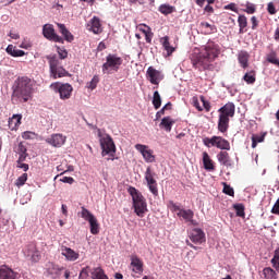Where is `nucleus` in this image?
Wrapping results in <instances>:
<instances>
[{
  "label": "nucleus",
  "instance_id": "1",
  "mask_svg": "<svg viewBox=\"0 0 279 279\" xmlns=\"http://www.w3.org/2000/svg\"><path fill=\"white\" fill-rule=\"evenodd\" d=\"M220 47L215 41H208L205 46L201 47L198 51L190 54V60L195 70L215 71L216 64L214 63L220 54Z\"/></svg>",
  "mask_w": 279,
  "mask_h": 279
},
{
  "label": "nucleus",
  "instance_id": "2",
  "mask_svg": "<svg viewBox=\"0 0 279 279\" xmlns=\"http://www.w3.org/2000/svg\"><path fill=\"white\" fill-rule=\"evenodd\" d=\"M33 84L26 76L19 77L13 85L12 100L16 104H26L33 96Z\"/></svg>",
  "mask_w": 279,
  "mask_h": 279
},
{
  "label": "nucleus",
  "instance_id": "3",
  "mask_svg": "<svg viewBox=\"0 0 279 279\" xmlns=\"http://www.w3.org/2000/svg\"><path fill=\"white\" fill-rule=\"evenodd\" d=\"M218 132L225 134L229 131L230 119L235 114V105L228 101L225 106L218 109Z\"/></svg>",
  "mask_w": 279,
  "mask_h": 279
},
{
  "label": "nucleus",
  "instance_id": "4",
  "mask_svg": "<svg viewBox=\"0 0 279 279\" xmlns=\"http://www.w3.org/2000/svg\"><path fill=\"white\" fill-rule=\"evenodd\" d=\"M129 194L132 197L133 201V207L134 213L136 216L143 218L145 214L148 213V205L147 201L144 198V196L133 186H130L128 190Z\"/></svg>",
  "mask_w": 279,
  "mask_h": 279
},
{
  "label": "nucleus",
  "instance_id": "5",
  "mask_svg": "<svg viewBox=\"0 0 279 279\" xmlns=\"http://www.w3.org/2000/svg\"><path fill=\"white\" fill-rule=\"evenodd\" d=\"M46 59L48 60L50 77L52 80H59L71 76L70 72L63 69V66L61 65V60L59 59V57H57V54H48Z\"/></svg>",
  "mask_w": 279,
  "mask_h": 279
},
{
  "label": "nucleus",
  "instance_id": "6",
  "mask_svg": "<svg viewBox=\"0 0 279 279\" xmlns=\"http://www.w3.org/2000/svg\"><path fill=\"white\" fill-rule=\"evenodd\" d=\"M98 137L99 143H100V148H101V156L105 157L107 155L110 156L108 160L114 161V154H117V146L114 145V141L112 137L107 134L102 136L101 130H98Z\"/></svg>",
  "mask_w": 279,
  "mask_h": 279
},
{
  "label": "nucleus",
  "instance_id": "7",
  "mask_svg": "<svg viewBox=\"0 0 279 279\" xmlns=\"http://www.w3.org/2000/svg\"><path fill=\"white\" fill-rule=\"evenodd\" d=\"M204 145L207 148H218L220 150L230 151L231 150V144L228 140L223 138L222 136L214 135L211 137H205L203 140Z\"/></svg>",
  "mask_w": 279,
  "mask_h": 279
},
{
  "label": "nucleus",
  "instance_id": "8",
  "mask_svg": "<svg viewBox=\"0 0 279 279\" xmlns=\"http://www.w3.org/2000/svg\"><path fill=\"white\" fill-rule=\"evenodd\" d=\"M123 64V59L119 54H109L106 58L105 63H102L101 70L104 74H111V71L119 72L121 65Z\"/></svg>",
  "mask_w": 279,
  "mask_h": 279
},
{
  "label": "nucleus",
  "instance_id": "9",
  "mask_svg": "<svg viewBox=\"0 0 279 279\" xmlns=\"http://www.w3.org/2000/svg\"><path fill=\"white\" fill-rule=\"evenodd\" d=\"M109 279L101 267L85 266L82 268L78 279Z\"/></svg>",
  "mask_w": 279,
  "mask_h": 279
},
{
  "label": "nucleus",
  "instance_id": "10",
  "mask_svg": "<svg viewBox=\"0 0 279 279\" xmlns=\"http://www.w3.org/2000/svg\"><path fill=\"white\" fill-rule=\"evenodd\" d=\"M24 257L28 258L33 263H38L41 258L40 251L37 247L36 242H29L26 246L23 247Z\"/></svg>",
  "mask_w": 279,
  "mask_h": 279
},
{
  "label": "nucleus",
  "instance_id": "11",
  "mask_svg": "<svg viewBox=\"0 0 279 279\" xmlns=\"http://www.w3.org/2000/svg\"><path fill=\"white\" fill-rule=\"evenodd\" d=\"M156 178H157L156 172L151 169V167H147L145 172V181L147 183L149 192L155 197L158 196V183Z\"/></svg>",
  "mask_w": 279,
  "mask_h": 279
},
{
  "label": "nucleus",
  "instance_id": "12",
  "mask_svg": "<svg viewBox=\"0 0 279 279\" xmlns=\"http://www.w3.org/2000/svg\"><path fill=\"white\" fill-rule=\"evenodd\" d=\"M43 34H44V37L47 38L48 40L63 45V38L56 33L53 25L46 24L43 27Z\"/></svg>",
  "mask_w": 279,
  "mask_h": 279
},
{
  "label": "nucleus",
  "instance_id": "13",
  "mask_svg": "<svg viewBox=\"0 0 279 279\" xmlns=\"http://www.w3.org/2000/svg\"><path fill=\"white\" fill-rule=\"evenodd\" d=\"M51 87H53L57 93H59L60 98L62 100H69L72 96L73 93V86L70 84H59V83H54L51 85Z\"/></svg>",
  "mask_w": 279,
  "mask_h": 279
},
{
  "label": "nucleus",
  "instance_id": "14",
  "mask_svg": "<svg viewBox=\"0 0 279 279\" xmlns=\"http://www.w3.org/2000/svg\"><path fill=\"white\" fill-rule=\"evenodd\" d=\"M135 149L143 155L144 160L147 163H153L156 161V157L154 155V150L149 148V146L136 144Z\"/></svg>",
  "mask_w": 279,
  "mask_h": 279
},
{
  "label": "nucleus",
  "instance_id": "15",
  "mask_svg": "<svg viewBox=\"0 0 279 279\" xmlns=\"http://www.w3.org/2000/svg\"><path fill=\"white\" fill-rule=\"evenodd\" d=\"M68 137L61 133H53L46 140L51 147L61 148L66 143Z\"/></svg>",
  "mask_w": 279,
  "mask_h": 279
},
{
  "label": "nucleus",
  "instance_id": "16",
  "mask_svg": "<svg viewBox=\"0 0 279 279\" xmlns=\"http://www.w3.org/2000/svg\"><path fill=\"white\" fill-rule=\"evenodd\" d=\"M146 78L149 81L151 85H159L161 80H165V76L161 74L159 70H156L153 66H149L146 71Z\"/></svg>",
  "mask_w": 279,
  "mask_h": 279
},
{
  "label": "nucleus",
  "instance_id": "17",
  "mask_svg": "<svg viewBox=\"0 0 279 279\" xmlns=\"http://www.w3.org/2000/svg\"><path fill=\"white\" fill-rule=\"evenodd\" d=\"M64 271V267H60L53 263H48L46 265L47 276L51 279H59L61 274Z\"/></svg>",
  "mask_w": 279,
  "mask_h": 279
},
{
  "label": "nucleus",
  "instance_id": "18",
  "mask_svg": "<svg viewBox=\"0 0 279 279\" xmlns=\"http://www.w3.org/2000/svg\"><path fill=\"white\" fill-rule=\"evenodd\" d=\"M190 240L195 245H202V243L206 242L205 233L202 229L195 228L190 232Z\"/></svg>",
  "mask_w": 279,
  "mask_h": 279
},
{
  "label": "nucleus",
  "instance_id": "19",
  "mask_svg": "<svg viewBox=\"0 0 279 279\" xmlns=\"http://www.w3.org/2000/svg\"><path fill=\"white\" fill-rule=\"evenodd\" d=\"M0 279H20V275L9 266H0Z\"/></svg>",
  "mask_w": 279,
  "mask_h": 279
},
{
  "label": "nucleus",
  "instance_id": "20",
  "mask_svg": "<svg viewBox=\"0 0 279 279\" xmlns=\"http://www.w3.org/2000/svg\"><path fill=\"white\" fill-rule=\"evenodd\" d=\"M143 266H144V264H143L142 259L137 255H132L131 256L132 272H134V274H143V271H144Z\"/></svg>",
  "mask_w": 279,
  "mask_h": 279
},
{
  "label": "nucleus",
  "instance_id": "21",
  "mask_svg": "<svg viewBox=\"0 0 279 279\" xmlns=\"http://www.w3.org/2000/svg\"><path fill=\"white\" fill-rule=\"evenodd\" d=\"M56 25H57V27H59V32L63 36V44H64V40L66 43H73L74 35L69 31V28L65 25L60 24V23H57Z\"/></svg>",
  "mask_w": 279,
  "mask_h": 279
},
{
  "label": "nucleus",
  "instance_id": "22",
  "mask_svg": "<svg viewBox=\"0 0 279 279\" xmlns=\"http://www.w3.org/2000/svg\"><path fill=\"white\" fill-rule=\"evenodd\" d=\"M218 162L221 163V166L231 168L232 167V159L230 157V154L228 151H220L218 153Z\"/></svg>",
  "mask_w": 279,
  "mask_h": 279
},
{
  "label": "nucleus",
  "instance_id": "23",
  "mask_svg": "<svg viewBox=\"0 0 279 279\" xmlns=\"http://www.w3.org/2000/svg\"><path fill=\"white\" fill-rule=\"evenodd\" d=\"M89 32L95 33V34H101L102 33V27H101V22L100 19L97 16H94L92 21H89Z\"/></svg>",
  "mask_w": 279,
  "mask_h": 279
},
{
  "label": "nucleus",
  "instance_id": "24",
  "mask_svg": "<svg viewBox=\"0 0 279 279\" xmlns=\"http://www.w3.org/2000/svg\"><path fill=\"white\" fill-rule=\"evenodd\" d=\"M175 123V121L170 117H163L161 119V122L159 124L160 129L165 130L166 132L170 133L172 131V125Z\"/></svg>",
  "mask_w": 279,
  "mask_h": 279
},
{
  "label": "nucleus",
  "instance_id": "25",
  "mask_svg": "<svg viewBox=\"0 0 279 279\" xmlns=\"http://www.w3.org/2000/svg\"><path fill=\"white\" fill-rule=\"evenodd\" d=\"M203 163H204V169L207 171H215V161L214 159H210L209 155L207 151L203 153Z\"/></svg>",
  "mask_w": 279,
  "mask_h": 279
},
{
  "label": "nucleus",
  "instance_id": "26",
  "mask_svg": "<svg viewBox=\"0 0 279 279\" xmlns=\"http://www.w3.org/2000/svg\"><path fill=\"white\" fill-rule=\"evenodd\" d=\"M178 217H182L185 221L191 222L192 225H195V220H193V217L195 214L191 209H182L178 214Z\"/></svg>",
  "mask_w": 279,
  "mask_h": 279
},
{
  "label": "nucleus",
  "instance_id": "27",
  "mask_svg": "<svg viewBox=\"0 0 279 279\" xmlns=\"http://www.w3.org/2000/svg\"><path fill=\"white\" fill-rule=\"evenodd\" d=\"M238 60L243 69L248 68L250 53L245 50L240 51L238 54Z\"/></svg>",
  "mask_w": 279,
  "mask_h": 279
},
{
  "label": "nucleus",
  "instance_id": "28",
  "mask_svg": "<svg viewBox=\"0 0 279 279\" xmlns=\"http://www.w3.org/2000/svg\"><path fill=\"white\" fill-rule=\"evenodd\" d=\"M5 51L7 53H9V56H12L13 58H22L25 56V51L17 49L13 45H9V47L5 48Z\"/></svg>",
  "mask_w": 279,
  "mask_h": 279
},
{
  "label": "nucleus",
  "instance_id": "29",
  "mask_svg": "<svg viewBox=\"0 0 279 279\" xmlns=\"http://www.w3.org/2000/svg\"><path fill=\"white\" fill-rule=\"evenodd\" d=\"M62 256L71 262H74L78 258V253L71 250L70 247H62Z\"/></svg>",
  "mask_w": 279,
  "mask_h": 279
},
{
  "label": "nucleus",
  "instance_id": "30",
  "mask_svg": "<svg viewBox=\"0 0 279 279\" xmlns=\"http://www.w3.org/2000/svg\"><path fill=\"white\" fill-rule=\"evenodd\" d=\"M22 123V116L14 114L12 118L9 119V129L15 131Z\"/></svg>",
  "mask_w": 279,
  "mask_h": 279
},
{
  "label": "nucleus",
  "instance_id": "31",
  "mask_svg": "<svg viewBox=\"0 0 279 279\" xmlns=\"http://www.w3.org/2000/svg\"><path fill=\"white\" fill-rule=\"evenodd\" d=\"M89 232H92V234L97 235L100 233V223L99 221L95 218L93 220H89Z\"/></svg>",
  "mask_w": 279,
  "mask_h": 279
},
{
  "label": "nucleus",
  "instance_id": "32",
  "mask_svg": "<svg viewBox=\"0 0 279 279\" xmlns=\"http://www.w3.org/2000/svg\"><path fill=\"white\" fill-rule=\"evenodd\" d=\"M243 80L247 85H253L256 82V72H255V70L246 72L243 76Z\"/></svg>",
  "mask_w": 279,
  "mask_h": 279
},
{
  "label": "nucleus",
  "instance_id": "33",
  "mask_svg": "<svg viewBox=\"0 0 279 279\" xmlns=\"http://www.w3.org/2000/svg\"><path fill=\"white\" fill-rule=\"evenodd\" d=\"M263 276L265 279H278V274L270 267H265L263 269Z\"/></svg>",
  "mask_w": 279,
  "mask_h": 279
},
{
  "label": "nucleus",
  "instance_id": "34",
  "mask_svg": "<svg viewBox=\"0 0 279 279\" xmlns=\"http://www.w3.org/2000/svg\"><path fill=\"white\" fill-rule=\"evenodd\" d=\"M238 23H239V34H245L246 31L245 28L247 27V17L245 15H239V19H238Z\"/></svg>",
  "mask_w": 279,
  "mask_h": 279
},
{
  "label": "nucleus",
  "instance_id": "35",
  "mask_svg": "<svg viewBox=\"0 0 279 279\" xmlns=\"http://www.w3.org/2000/svg\"><path fill=\"white\" fill-rule=\"evenodd\" d=\"M80 215L87 222L96 219V217L85 206L81 207Z\"/></svg>",
  "mask_w": 279,
  "mask_h": 279
},
{
  "label": "nucleus",
  "instance_id": "36",
  "mask_svg": "<svg viewBox=\"0 0 279 279\" xmlns=\"http://www.w3.org/2000/svg\"><path fill=\"white\" fill-rule=\"evenodd\" d=\"M160 41L162 44V47L167 51V56H171L174 51V48L170 45L169 37L166 36V37L161 38Z\"/></svg>",
  "mask_w": 279,
  "mask_h": 279
},
{
  "label": "nucleus",
  "instance_id": "37",
  "mask_svg": "<svg viewBox=\"0 0 279 279\" xmlns=\"http://www.w3.org/2000/svg\"><path fill=\"white\" fill-rule=\"evenodd\" d=\"M266 133H262L260 135L258 134H253L252 136V148L255 149L257 147L258 143L265 142Z\"/></svg>",
  "mask_w": 279,
  "mask_h": 279
},
{
  "label": "nucleus",
  "instance_id": "38",
  "mask_svg": "<svg viewBox=\"0 0 279 279\" xmlns=\"http://www.w3.org/2000/svg\"><path fill=\"white\" fill-rule=\"evenodd\" d=\"M159 12L163 15H170L175 12V8L170 4H161L159 7Z\"/></svg>",
  "mask_w": 279,
  "mask_h": 279
},
{
  "label": "nucleus",
  "instance_id": "39",
  "mask_svg": "<svg viewBox=\"0 0 279 279\" xmlns=\"http://www.w3.org/2000/svg\"><path fill=\"white\" fill-rule=\"evenodd\" d=\"M151 104H153V107H155V110H159V108L161 107V98H160L158 90H156L153 94Z\"/></svg>",
  "mask_w": 279,
  "mask_h": 279
},
{
  "label": "nucleus",
  "instance_id": "40",
  "mask_svg": "<svg viewBox=\"0 0 279 279\" xmlns=\"http://www.w3.org/2000/svg\"><path fill=\"white\" fill-rule=\"evenodd\" d=\"M99 83H100L99 75H94L93 80L86 84V88L89 90H95Z\"/></svg>",
  "mask_w": 279,
  "mask_h": 279
},
{
  "label": "nucleus",
  "instance_id": "41",
  "mask_svg": "<svg viewBox=\"0 0 279 279\" xmlns=\"http://www.w3.org/2000/svg\"><path fill=\"white\" fill-rule=\"evenodd\" d=\"M233 209H235L236 216L245 217V205L243 204L233 205Z\"/></svg>",
  "mask_w": 279,
  "mask_h": 279
},
{
  "label": "nucleus",
  "instance_id": "42",
  "mask_svg": "<svg viewBox=\"0 0 279 279\" xmlns=\"http://www.w3.org/2000/svg\"><path fill=\"white\" fill-rule=\"evenodd\" d=\"M222 185H223V190H222L223 194H226V195H228L230 197H234V190H233V187H231V185H229L226 182H223Z\"/></svg>",
  "mask_w": 279,
  "mask_h": 279
},
{
  "label": "nucleus",
  "instance_id": "43",
  "mask_svg": "<svg viewBox=\"0 0 279 279\" xmlns=\"http://www.w3.org/2000/svg\"><path fill=\"white\" fill-rule=\"evenodd\" d=\"M27 179H28V174L27 173L21 174V177H19L16 179L15 185L17 187L23 186L26 183Z\"/></svg>",
  "mask_w": 279,
  "mask_h": 279
},
{
  "label": "nucleus",
  "instance_id": "44",
  "mask_svg": "<svg viewBox=\"0 0 279 279\" xmlns=\"http://www.w3.org/2000/svg\"><path fill=\"white\" fill-rule=\"evenodd\" d=\"M201 27L206 29L207 34H214L216 32V26L208 24L207 22L201 23Z\"/></svg>",
  "mask_w": 279,
  "mask_h": 279
},
{
  "label": "nucleus",
  "instance_id": "45",
  "mask_svg": "<svg viewBox=\"0 0 279 279\" xmlns=\"http://www.w3.org/2000/svg\"><path fill=\"white\" fill-rule=\"evenodd\" d=\"M245 8H246V9L244 10V12H245L246 14H254V13L256 12L255 4H253V3H251V2H246Z\"/></svg>",
  "mask_w": 279,
  "mask_h": 279
},
{
  "label": "nucleus",
  "instance_id": "46",
  "mask_svg": "<svg viewBox=\"0 0 279 279\" xmlns=\"http://www.w3.org/2000/svg\"><path fill=\"white\" fill-rule=\"evenodd\" d=\"M57 52H59V60H65L69 57V52L66 51V49H61L60 47H57Z\"/></svg>",
  "mask_w": 279,
  "mask_h": 279
},
{
  "label": "nucleus",
  "instance_id": "47",
  "mask_svg": "<svg viewBox=\"0 0 279 279\" xmlns=\"http://www.w3.org/2000/svg\"><path fill=\"white\" fill-rule=\"evenodd\" d=\"M267 60L270 64L279 66V58H277L276 54H269Z\"/></svg>",
  "mask_w": 279,
  "mask_h": 279
},
{
  "label": "nucleus",
  "instance_id": "48",
  "mask_svg": "<svg viewBox=\"0 0 279 279\" xmlns=\"http://www.w3.org/2000/svg\"><path fill=\"white\" fill-rule=\"evenodd\" d=\"M16 168L22 169L24 172L28 171V163H24V161H16Z\"/></svg>",
  "mask_w": 279,
  "mask_h": 279
},
{
  "label": "nucleus",
  "instance_id": "49",
  "mask_svg": "<svg viewBox=\"0 0 279 279\" xmlns=\"http://www.w3.org/2000/svg\"><path fill=\"white\" fill-rule=\"evenodd\" d=\"M223 9H225V10H230V11L235 12V13L239 12V11H238V8H236V4H235L234 2H231V3H229L228 5H225Z\"/></svg>",
  "mask_w": 279,
  "mask_h": 279
},
{
  "label": "nucleus",
  "instance_id": "50",
  "mask_svg": "<svg viewBox=\"0 0 279 279\" xmlns=\"http://www.w3.org/2000/svg\"><path fill=\"white\" fill-rule=\"evenodd\" d=\"M140 32L143 33L144 35H146V34H148V33L151 32V28H150V26H147V25H145V24H142V25L140 26Z\"/></svg>",
  "mask_w": 279,
  "mask_h": 279
},
{
  "label": "nucleus",
  "instance_id": "51",
  "mask_svg": "<svg viewBox=\"0 0 279 279\" xmlns=\"http://www.w3.org/2000/svg\"><path fill=\"white\" fill-rule=\"evenodd\" d=\"M268 12L270 15H276L277 14V9H276V5H274L272 2H269L268 3Z\"/></svg>",
  "mask_w": 279,
  "mask_h": 279
},
{
  "label": "nucleus",
  "instance_id": "52",
  "mask_svg": "<svg viewBox=\"0 0 279 279\" xmlns=\"http://www.w3.org/2000/svg\"><path fill=\"white\" fill-rule=\"evenodd\" d=\"M60 181L64 184H73L75 182L74 178L72 177H63Z\"/></svg>",
  "mask_w": 279,
  "mask_h": 279
},
{
  "label": "nucleus",
  "instance_id": "53",
  "mask_svg": "<svg viewBox=\"0 0 279 279\" xmlns=\"http://www.w3.org/2000/svg\"><path fill=\"white\" fill-rule=\"evenodd\" d=\"M271 214L272 215H279V197L276 201L275 205L271 208Z\"/></svg>",
  "mask_w": 279,
  "mask_h": 279
},
{
  "label": "nucleus",
  "instance_id": "54",
  "mask_svg": "<svg viewBox=\"0 0 279 279\" xmlns=\"http://www.w3.org/2000/svg\"><path fill=\"white\" fill-rule=\"evenodd\" d=\"M17 154H27V148L23 143H20L17 146Z\"/></svg>",
  "mask_w": 279,
  "mask_h": 279
},
{
  "label": "nucleus",
  "instance_id": "55",
  "mask_svg": "<svg viewBox=\"0 0 279 279\" xmlns=\"http://www.w3.org/2000/svg\"><path fill=\"white\" fill-rule=\"evenodd\" d=\"M201 101H203L205 110L208 112L210 110V104L208 100H205L204 96H201Z\"/></svg>",
  "mask_w": 279,
  "mask_h": 279
},
{
  "label": "nucleus",
  "instance_id": "56",
  "mask_svg": "<svg viewBox=\"0 0 279 279\" xmlns=\"http://www.w3.org/2000/svg\"><path fill=\"white\" fill-rule=\"evenodd\" d=\"M32 136H34V132H32V131H24L22 133V138L29 140V138H32Z\"/></svg>",
  "mask_w": 279,
  "mask_h": 279
},
{
  "label": "nucleus",
  "instance_id": "57",
  "mask_svg": "<svg viewBox=\"0 0 279 279\" xmlns=\"http://www.w3.org/2000/svg\"><path fill=\"white\" fill-rule=\"evenodd\" d=\"M193 105H194V107L196 108V110L203 111V108L201 107L199 100H198L197 97H194V98H193Z\"/></svg>",
  "mask_w": 279,
  "mask_h": 279
},
{
  "label": "nucleus",
  "instance_id": "58",
  "mask_svg": "<svg viewBox=\"0 0 279 279\" xmlns=\"http://www.w3.org/2000/svg\"><path fill=\"white\" fill-rule=\"evenodd\" d=\"M145 35V40L147 44H151V40H153V37H154V33L150 32V33H147V34H144Z\"/></svg>",
  "mask_w": 279,
  "mask_h": 279
},
{
  "label": "nucleus",
  "instance_id": "59",
  "mask_svg": "<svg viewBox=\"0 0 279 279\" xmlns=\"http://www.w3.org/2000/svg\"><path fill=\"white\" fill-rule=\"evenodd\" d=\"M271 264H272V266L276 268V270L279 271V257H274V258L271 259Z\"/></svg>",
  "mask_w": 279,
  "mask_h": 279
},
{
  "label": "nucleus",
  "instance_id": "60",
  "mask_svg": "<svg viewBox=\"0 0 279 279\" xmlns=\"http://www.w3.org/2000/svg\"><path fill=\"white\" fill-rule=\"evenodd\" d=\"M28 154H19V159L16 162H24L27 158Z\"/></svg>",
  "mask_w": 279,
  "mask_h": 279
},
{
  "label": "nucleus",
  "instance_id": "61",
  "mask_svg": "<svg viewBox=\"0 0 279 279\" xmlns=\"http://www.w3.org/2000/svg\"><path fill=\"white\" fill-rule=\"evenodd\" d=\"M204 11L209 13V14L215 13L214 7H211L209 3L205 7Z\"/></svg>",
  "mask_w": 279,
  "mask_h": 279
},
{
  "label": "nucleus",
  "instance_id": "62",
  "mask_svg": "<svg viewBox=\"0 0 279 279\" xmlns=\"http://www.w3.org/2000/svg\"><path fill=\"white\" fill-rule=\"evenodd\" d=\"M251 21H252V24H253L252 28H253V31H255L256 27L258 26V22H257L256 16H253V17L251 19Z\"/></svg>",
  "mask_w": 279,
  "mask_h": 279
},
{
  "label": "nucleus",
  "instance_id": "63",
  "mask_svg": "<svg viewBox=\"0 0 279 279\" xmlns=\"http://www.w3.org/2000/svg\"><path fill=\"white\" fill-rule=\"evenodd\" d=\"M166 114V110L161 109L156 113V121L159 120L162 116Z\"/></svg>",
  "mask_w": 279,
  "mask_h": 279
},
{
  "label": "nucleus",
  "instance_id": "64",
  "mask_svg": "<svg viewBox=\"0 0 279 279\" xmlns=\"http://www.w3.org/2000/svg\"><path fill=\"white\" fill-rule=\"evenodd\" d=\"M274 38L279 41V27L276 28Z\"/></svg>",
  "mask_w": 279,
  "mask_h": 279
}]
</instances>
